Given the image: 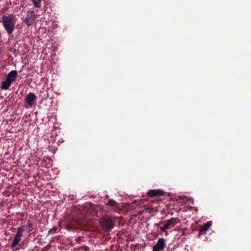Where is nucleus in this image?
I'll list each match as a JSON object with an SVG mask.
<instances>
[{
    "instance_id": "9",
    "label": "nucleus",
    "mask_w": 251,
    "mask_h": 251,
    "mask_svg": "<svg viewBox=\"0 0 251 251\" xmlns=\"http://www.w3.org/2000/svg\"><path fill=\"white\" fill-rule=\"evenodd\" d=\"M17 77V72L16 70H12L8 74L6 78L12 83L16 80Z\"/></svg>"
},
{
    "instance_id": "16",
    "label": "nucleus",
    "mask_w": 251,
    "mask_h": 251,
    "mask_svg": "<svg viewBox=\"0 0 251 251\" xmlns=\"http://www.w3.org/2000/svg\"><path fill=\"white\" fill-rule=\"evenodd\" d=\"M66 228L69 229H71L73 228L72 226L67 225L66 226Z\"/></svg>"
},
{
    "instance_id": "13",
    "label": "nucleus",
    "mask_w": 251,
    "mask_h": 251,
    "mask_svg": "<svg viewBox=\"0 0 251 251\" xmlns=\"http://www.w3.org/2000/svg\"><path fill=\"white\" fill-rule=\"evenodd\" d=\"M34 6L36 8H40L41 7V0H31Z\"/></svg>"
},
{
    "instance_id": "5",
    "label": "nucleus",
    "mask_w": 251,
    "mask_h": 251,
    "mask_svg": "<svg viewBox=\"0 0 251 251\" xmlns=\"http://www.w3.org/2000/svg\"><path fill=\"white\" fill-rule=\"evenodd\" d=\"M36 17L37 16L33 11H28L26 13V16L24 20V22L27 26H31L35 23Z\"/></svg>"
},
{
    "instance_id": "2",
    "label": "nucleus",
    "mask_w": 251,
    "mask_h": 251,
    "mask_svg": "<svg viewBox=\"0 0 251 251\" xmlns=\"http://www.w3.org/2000/svg\"><path fill=\"white\" fill-rule=\"evenodd\" d=\"M100 224L102 229L105 231H110L114 227L115 223L112 219L108 216H104L100 220Z\"/></svg>"
},
{
    "instance_id": "8",
    "label": "nucleus",
    "mask_w": 251,
    "mask_h": 251,
    "mask_svg": "<svg viewBox=\"0 0 251 251\" xmlns=\"http://www.w3.org/2000/svg\"><path fill=\"white\" fill-rule=\"evenodd\" d=\"M148 195L151 198L156 197L163 196L164 192L161 190H149L147 193Z\"/></svg>"
},
{
    "instance_id": "12",
    "label": "nucleus",
    "mask_w": 251,
    "mask_h": 251,
    "mask_svg": "<svg viewBox=\"0 0 251 251\" xmlns=\"http://www.w3.org/2000/svg\"><path fill=\"white\" fill-rule=\"evenodd\" d=\"M107 205L116 207L118 205V203L113 200L109 199L108 200L107 202L106 203Z\"/></svg>"
},
{
    "instance_id": "11",
    "label": "nucleus",
    "mask_w": 251,
    "mask_h": 251,
    "mask_svg": "<svg viewBox=\"0 0 251 251\" xmlns=\"http://www.w3.org/2000/svg\"><path fill=\"white\" fill-rule=\"evenodd\" d=\"M11 82L6 78L1 83V89L3 90H6L11 86Z\"/></svg>"
},
{
    "instance_id": "1",
    "label": "nucleus",
    "mask_w": 251,
    "mask_h": 251,
    "mask_svg": "<svg viewBox=\"0 0 251 251\" xmlns=\"http://www.w3.org/2000/svg\"><path fill=\"white\" fill-rule=\"evenodd\" d=\"M3 25L8 34H11L14 29L16 21L14 16L12 14L3 15L2 18Z\"/></svg>"
},
{
    "instance_id": "3",
    "label": "nucleus",
    "mask_w": 251,
    "mask_h": 251,
    "mask_svg": "<svg viewBox=\"0 0 251 251\" xmlns=\"http://www.w3.org/2000/svg\"><path fill=\"white\" fill-rule=\"evenodd\" d=\"M164 221H161L158 224H156L155 226H158L160 224H163ZM180 220L177 218H171L170 220L165 221V224L160 228L162 232L165 231L167 229H170L172 227H174L177 223H179Z\"/></svg>"
},
{
    "instance_id": "10",
    "label": "nucleus",
    "mask_w": 251,
    "mask_h": 251,
    "mask_svg": "<svg viewBox=\"0 0 251 251\" xmlns=\"http://www.w3.org/2000/svg\"><path fill=\"white\" fill-rule=\"evenodd\" d=\"M212 222L209 221L205 223L201 228L199 234H204L211 226Z\"/></svg>"
},
{
    "instance_id": "4",
    "label": "nucleus",
    "mask_w": 251,
    "mask_h": 251,
    "mask_svg": "<svg viewBox=\"0 0 251 251\" xmlns=\"http://www.w3.org/2000/svg\"><path fill=\"white\" fill-rule=\"evenodd\" d=\"M24 226L19 227L17 228V232L15 236L13 241L10 246L11 249L15 247L20 241L24 232Z\"/></svg>"
},
{
    "instance_id": "6",
    "label": "nucleus",
    "mask_w": 251,
    "mask_h": 251,
    "mask_svg": "<svg viewBox=\"0 0 251 251\" xmlns=\"http://www.w3.org/2000/svg\"><path fill=\"white\" fill-rule=\"evenodd\" d=\"M165 245V240L163 238H159L156 244L153 247L152 251H162L164 250Z\"/></svg>"
},
{
    "instance_id": "15",
    "label": "nucleus",
    "mask_w": 251,
    "mask_h": 251,
    "mask_svg": "<svg viewBox=\"0 0 251 251\" xmlns=\"http://www.w3.org/2000/svg\"><path fill=\"white\" fill-rule=\"evenodd\" d=\"M57 228L56 227H53L52 228L50 229L49 231V234L50 233H51L52 232H55L56 231V230H57Z\"/></svg>"
},
{
    "instance_id": "14",
    "label": "nucleus",
    "mask_w": 251,
    "mask_h": 251,
    "mask_svg": "<svg viewBox=\"0 0 251 251\" xmlns=\"http://www.w3.org/2000/svg\"><path fill=\"white\" fill-rule=\"evenodd\" d=\"M33 226V224L31 222L28 221V224H27V228H28L29 232H30L32 230Z\"/></svg>"
},
{
    "instance_id": "7",
    "label": "nucleus",
    "mask_w": 251,
    "mask_h": 251,
    "mask_svg": "<svg viewBox=\"0 0 251 251\" xmlns=\"http://www.w3.org/2000/svg\"><path fill=\"white\" fill-rule=\"evenodd\" d=\"M37 97L34 93H30L25 98V102L29 106L32 107L34 101L36 100Z\"/></svg>"
}]
</instances>
